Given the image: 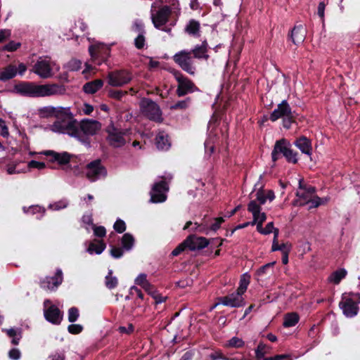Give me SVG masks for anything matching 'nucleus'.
<instances>
[{
	"instance_id": "1",
	"label": "nucleus",
	"mask_w": 360,
	"mask_h": 360,
	"mask_svg": "<svg viewBox=\"0 0 360 360\" xmlns=\"http://www.w3.org/2000/svg\"><path fill=\"white\" fill-rule=\"evenodd\" d=\"M65 89L57 84H38L33 82L20 81L13 86L12 92L24 97L38 98L63 94Z\"/></svg>"
},
{
	"instance_id": "2",
	"label": "nucleus",
	"mask_w": 360,
	"mask_h": 360,
	"mask_svg": "<svg viewBox=\"0 0 360 360\" xmlns=\"http://www.w3.org/2000/svg\"><path fill=\"white\" fill-rule=\"evenodd\" d=\"M297 152L291 148L290 143L285 139L277 140L271 152V160L276 162L283 155L289 163L296 164L298 161Z\"/></svg>"
},
{
	"instance_id": "3",
	"label": "nucleus",
	"mask_w": 360,
	"mask_h": 360,
	"mask_svg": "<svg viewBox=\"0 0 360 360\" xmlns=\"http://www.w3.org/2000/svg\"><path fill=\"white\" fill-rule=\"evenodd\" d=\"M209 244L210 240L207 238L191 234L172 250V255L178 256L186 249L191 251L200 250L207 247Z\"/></svg>"
},
{
	"instance_id": "4",
	"label": "nucleus",
	"mask_w": 360,
	"mask_h": 360,
	"mask_svg": "<svg viewBox=\"0 0 360 360\" xmlns=\"http://www.w3.org/2000/svg\"><path fill=\"white\" fill-rule=\"evenodd\" d=\"M53 127L60 133L67 134L82 142H85V140L81 136L79 125L77 121L73 118L72 114L71 118H62L60 120H56L53 123Z\"/></svg>"
},
{
	"instance_id": "5",
	"label": "nucleus",
	"mask_w": 360,
	"mask_h": 360,
	"mask_svg": "<svg viewBox=\"0 0 360 360\" xmlns=\"http://www.w3.org/2000/svg\"><path fill=\"white\" fill-rule=\"evenodd\" d=\"M139 107L143 116L148 120L155 122H161L162 121L160 108L152 99L143 98L140 101Z\"/></svg>"
},
{
	"instance_id": "6",
	"label": "nucleus",
	"mask_w": 360,
	"mask_h": 360,
	"mask_svg": "<svg viewBox=\"0 0 360 360\" xmlns=\"http://www.w3.org/2000/svg\"><path fill=\"white\" fill-rule=\"evenodd\" d=\"M172 73L178 83L176 94L179 97L198 91V88L194 82L181 71L173 70Z\"/></svg>"
},
{
	"instance_id": "7",
	"label": "nucleus",
	"mask_w": 360,
	"mask_h": 360,
	"mask_svg": "<svg viewBox=\"0 0 360 360\" xmlns=\"http://www.w3.org/2000/svg\"><path fill=\"white\" fill-rule=\"evenodd\" d=\"M172 58L182 70L191 75H195L196 67L193 63L191 52H188L187 50H182L176 53Z\"/></svg>"
},
{
	"instance_id": "8",
	"label": "nucleus",
	"mask_w": 360,
	"mask_h": 360,
	"mask_svg": "<svg viewBox=\"0 0 360 360\" xmlns=\"http://www.w3.org/2000/svg\"><path fill=\"white\" fill-rule=\"evenodd\" d=\"M108 82L112 86H122L129 83L132 79V74L127 70H116L108 74Z\"/></svg>"
},
{
	"instance_id": "9",
	"label": "nucleus",
	"mask_w": 360,
	"mask_h": 360,
	"mask_svg": "<svg viewBox=\"0 0 360 360\" xmlns=\"http://www.w3.org/2000/svg\"><path fill=\"white\" fill-rule=\"evenodd\" d=\"M89 52L92 60L97 65L106 62L110 54V48L103 44L91 45Z\"/></svg>"
},
{
	"instance_id": "10",
	"label": "nucleus",
	"mask_w": 360,
	"mask_h": 360,
	"mask_svg": "<svg viewBox=\"0 0 360 360\" xmlns=\"http://www.w3.org/2000/svg\"><path fill=\"white\" fill-rule=\"evenodd\" d=\"M172 10L169 6H163L156 13L152 15V22L154 27L164 32H169L171 28L163 27L169 20Z\"/></svg>"
},
{
	"instance_id": "11",
	"label": "nucleus",
	"mask_w": 360,
	"mask_h": 360,
	"mask_svg": "<svg viewBox=\"0 0 360 360\" xmlns=\"http://www.w3.org/2000/svg\"><path fill=\"white\" fill-rule=\"evenodd\" d=\"M86 169V177L91 181H94L101 177H105L107 175V170L102 165L101 161L99 159L87 164Z\"/></svg>"
},
{
	"instance_id": "12",
	"label": "nucleus",
	"mask_w": 360,
	"mask_h": 360,
	"mask_svg": "<svg viewBox=\"0 0 360 360\" xmlns=\"http://www.w3.org/2000/svg\"><path fill=\"white\" fill-rule=\"evenodd\" d=\"M108 133V141L110 146L113 147H120L125 144L126 141L124 138L125 134L121 129L115 127L111 122L105 129Z\"/></svg>"
},
{
	"instance_id": "13",
	"label": "nucleus",
	"mask_w": 360,
	"mask_h": 360,
	"mask_svg": "<svg viewBox=\"0 0 360 360\" xmlns=\"http://www.w3.org/2000/svg\"><path fill=\"white\" fill-rule=\"evenodd\" d=\"M40 112L44 117H55L57 120L72 117V112L69 108L47 106L41 109Z\"/></svg>"
},
{
	"instance_id": "14",
	"label": "nucleus",
	"mask_w": 360,
	"mask_h": 360,
	"mask_svg": "<svg viewBox=\"0 0 360 360\" xmlns=\"http://www.w3.org/2000/svg\"><path fill=\"white\" fill-rule=\"evenodd\" d=\"M339 306L347 317H354L358 314L359 309L356 303L347 293L342 294Z\"/></svg>"
},
{
	"instance_id": "15",
	"label": "nucleus",
	"mask_w": 360,
	"mask_h": 360,
	"mask_svg": "<svg viewBox=\"0 0 360 360\" xmlns=\"http://www.w3.org/2000/svg\"><path fill=\"white\" fill-rule=\"evenodd\" d=\"M169 190V187L165 181H160L155 183L152 187L150 194V202L153 203L163 202L167 199V195L164 191Z\"/></svg>"
},
{
	"instance_id": "16",
	"label": "nucleus",
	"mask_w": 360,
	"mask_h": 360,
	"mask_svg": "<svg viewBox=\"0 0 360 360\" xmlns=\"http://www.w3.org/2000/svg\"><path fill=\"white\" fill-rule=\"evenodd\" d=\"M63 281V271L60 269H58L53 276H46L41 280L39 285L44 290H54L62 283Z\"/></svg>"
},
{
	"instance_id": "17",
	"label": "nucleus",
	"mask_w": 360,
	"mask_h": 360,
	"mask_svg": "<svg viewBox=\"0 0 360 360\" xmlns=\"http://www.w3.org/2000/svg\"><path fill=\"white\" fill-rule=\"evenodd\" d=\"M216 304H221L224 306L238 308L245 305V300L235 292L226 296L218 297Z\"/></svg>"
},
{
	"instance_id": "18",
	"label": "nucleus",
	"mask_w": 360,
	"mask_h": 360,
	"mask_svg": "<svg viewBox=\"0 0 360 360\" xmlns=\"http://www.w3.org/2000/svg\"><path fill=\"white\" fill-rule=\"evenodd\" d=\"M101 124L97 120L85 119L79 124L81 134L83 133L84 135L93 136L101 129ZM81 136L83 137L82 135Z\"/></svg>"
},
{
	"instance_id": "19",
	"label": "nucleus",
	"mask_w": 360,
	"mask_h": 360,
	"mask_svg": "<svg viewBox=\"0 0 360 360\" xmlns=\"http://www.w3.org/2000/svg\"><path fill=\"white\" fill-rule=\"evenodd\" d=\"M294 111L286 100H283L277 105V108L271 113L269 119L276 122L280 118L291 115Z\"/></svg>"
},
{
	"instance_id": "20",
	"label": "nucleus",
	"mask_w": 360,
	"mask_h": 360,
	"mask_svg": "<svg viewBox=\"0 0 360 360\" xmlns=\"http://www.w3.org/2000/svg\"><path fill=\"white\" fill-rule=\"evenodd\" d=\"M32 71L43 79H46L51 76L50 63L46 60H37L34 65Z\"/></svg>"
},
{
	"instance_id": "21",
	"label": "nucleus",
	"mask_w": 360,
	"mask_h": 360,
	"mask_svg": "<svg viewBox=\"0 0 360 360\" xmlns=\"http://www.w3.org/2000/svg\"><path fill=\"white\" fill-rule=\"evenodd\" d=\"M44 317L49 322L58 325L63 319V313L56 305H51L44 311Z\"/></svg>"
},
{
	"instance_id": "22",
	"label": "nucleus",
	"mask_w": 360,
	"mask_h": 360,
	"mask_svg": "<svg viewBox=\"0 0 360 360\" xmlns=\"http://www.w3.org/2000/svg\"><path fill=\"white\" fill-rule=\"evenodd\" d=\"M50 157V162H57L60 165H65L70 162L71 156L68 152L57 153L53 150H46L44 153Z\"/></svg>"
},
{
	"instance_id": "23",
	"label": "nucleus",
	"mask_w": 360,
	"mask_h": 360,
	"mask_svg": "<svg viewBox=\"0 0 360 360\" xmlns=\"http://www.w3.org/2000/svg\"><path fill=\"white\" fill-rule=\"evenodd\" d=\"M294 144L301 150L302 153H304L309 156L311 155L312 146L311 141L309 139L304 136H302L295 141Z\"/></svg>"
},
{
	"instance_id": "24",
	"label": "nucleus",
	"mask_w": 360,
	"mask_h": 360,
	"mask_svg": "<svg viewBox=\"0 0 360 360\" xmlns=\"http://www.w3.org/2000/svg\"><path fill=\"white\" fill-rule=\"evenodd\" d=\"M207 41H204L200 45L195 46L194 49L188 51V52H191L193 58L207 60L209 58V55L207 54Z\"/></svg>"
},
{
	"instance_id": "25",
	"label": "nucleus",
	"mask_w": 360,
	"mask_h": 360,
	"mask_svg": "<svg viewBox=\"0 0 360 360\" xmlns=\"http://www.w3.org/2000/svg\"><path fill=\"white\" fill-rule=\"evenodd\" d=\"M289 37L295 45L303 42L305 39V30L302 25L295 26L291 30Z\"/></svg>"
},
{
	"instance_id": "26",
	"label": "nucleus",
	"mask_w": 360,
	"mask_h": 360,
	"mask_svg": "<svg viewBox=\"0 0 360 360\" xmlns=\"http://www.w3.org/2000/svg\"><path fill=\"white\" fill-rule=\"evenodd\" d=\"M17 74V67L13 64H9L0 72V81L5 82L14 78Z\"/></svg>"
},
{
	"instance_id": "27",
	"label": "nucleus",
	"mask_w": 360,
	"mask_h": 360,
	"mask_svg": "<svg viewBox=\"0 0 360 360\" xmlns=\"http://www.w3.org/2000/svg\"><path fill=\"white\" fill-rule=\"evenodd\" d=\"M103 85V80L101 79H97L91 82H86L83 86V91L86 94H93L101 89Z\"/></svg>"
},
{
	"instance_id": "28",
	"label": "nucleus",
	"mask_w": 360,
	"mask_h": 360,
	"mask_svg": "<svg viewBox=\"0 0 360 360\" xmlns=\"http://www.w3.org/2000/svg\"><path fill=\"white\" fill-rule=\"evenodd\" d=\"M106 248V244L102 240H94L91 242L87 248L90 254L95 252L97 255L101 254Z\"/></svg>"
},
{
	"instance_id": "29",
	"label": "nucleus",
	"mask_w": 360,
	"mask_h": 360,
	"mask_svg": "<svg viewBox=\"0 0 360 360\" xmlns=\"http://www.w3.org/2000/svg\"><path fill=\"white\" fill-rule=\"evenodd\" d=\"M250 282V276L248 274H244L241 276L239 286L236 290V293L243 297V295L246 292L248 285Z\"/></svg>"
},
{
	"instance_id": "30",
	"label": "nucleus",
	"mask_w": 360,
	"mask_h": 360,
	"mask_svg": "<svg viewBox=\"0 0 360 360\" xmlns=\"http://www.w3.org/2000/svg\"><path fill=\"white\" fill-rule=\"evenodd\" d=\"M200 29V22L194 19L189 20L185 27V32L192 36H198Z\"/></svg>"
},
{
	"instance_id": "31",
	"label": "nucleus",
	"mask_w": 360,
	"mask_h": 360,
	"mask_svg": "<svg viewBox=\"0 0 360 360\" xmlns=\"http://www.w3.org/2000/svg\"><path fill=\"white\" fill-rule=\"evenodd\" d=\"M347 274V271L345 269H339L330 274L328 280L334 284H339L346 277Z\"/></svg>"
},
{
	"instance_id": "32",
	"label": "nucleus",
	"mask_w": 360,
	"mask_h": 360,
	"mask_svg": "<svg viewBox=\"0 0 360 360\" xmlns=\"http://www.w3.org/2000/svg\"><path fill=\"white\" fill-rule=\"evenodd\" d=\"M300 320L299 315L295 313H288L284 317L283 326L285 328L292 327L295 326Z\"/></svg>"
},
{
	"instance_id": "33",
	"label": "nucleus",
	"mask_w": 360,
	"mask_h": 360,
	"mask_svg": "<svg viewBox=\"0 0 360 360\" xmlns=\"http://www.w3.org/2000/svg\"><path fill=\"white\" fill-rule=\"evenodd\" d=\"M134 238L131 233H126L122 237L121 243L122 248L127 251L131 250L134 245Z\"/></svg>"
},
{
	"instance_id": "34",
	"label": "nucleus",
	"mask_w": 360,
	"mask_h": 360,
	"mask_svg": "<svg viewBox=\"0 0 360 360\" xmlns=\"http://www.w3.org/2000/svg\"><path fill=\"white\" fill-rule=\"evenodd\" d=\"M105 285L107 288L112 290L118 285V280L115 276H112V270L108 271V275L105 278Z\"/></svg>"
},
{
	"instance_id": "35",
	"label": "nucleus",
	"mask_w": 360,
	"mask_h": 360,
	"mask_svg": "<svg viewBox=\"0 0 360 360\" xmlns=\"http://www.w3.org/2000/svg\"><path fill=\"white\" fill-rule=\"evenodd\" d=\"M245 345V342L238 337H233L227 341L225 346L231 348H242Z\"/></svg>"
},
{
	"instance_id": "36",
	"label": "nucleus",
	"mask_w": 360,
	"mask_h": 360,
	"mask_svg": "<svg viewBox=\"0 0 360 360\" xmlns=\"http://www.w3.org/2000/svg\"><path fill=\"white\" fill-rule=\"evenodd\" d=\"M157 147L160 149H167L170 144L168 142L167 137L163 134L160 133L156 137Z\"/></svg>"
},
{
	"instance_id": "37",
	"label": "nucleus",
	"mask_w": 360,
	"mask_h": 360,
	"mask_svg": "<svg viewBox=\"0 0 360 360\" xmlns=\"http://www.w3.org/2000/svg\"><path fill=\"white\" fill-rule=\"evenodd\" d=\"M191 101V98L188 97L184 100L177 101L172 105L170 108L172 110H186L189 107Z\"/></svg>"
},
{
	"instance_id": "38",
	"label": "nucleus",
	"mask_w": 360,
	"mask_h": 360,
	"mask_svg": "<svg viewBox=\"0 0 360 360\" xmlns=\"http://www.w3.org/2000/svg\"><path fill=\"white\" fill-rule=\"evenodd\" d=\"M297 114L293 112L291 115L283 118V127L285 129H289L291 127L292 124L295 122Z\"/></svg>"
},
{
	"instance_id": "39",
	"label": "nucleus",
	"mask_w": 360,
	"mask_h": 360,
	"mask_svg": "<svg viewBox=\"0 0 360 360\" xmlns=\"http://www.w3.org/2000/svg\"><path fill=\"white\" fill-rule=\"evenodd\" d=\"M21 46L20 42L15 41H10L8 44H5L1 49L2 51L13 52Z\"/></svg>"
},
{
	"instance_id": "40",
	"label": "nucleus",
	"mask_w": 360,
	"mask_h": 360,
	"mask_svg": "<svg viewBox=\"0 0 360 360\" xmlns=\"http://www.w3.org/2000/svg\"><path fill=\"white\" fill-rule=\"evenodd\" d=\"M299 189L301 191H304L309 197L313 195L316 193V188L311 185H307L303 182V179H300L299 181Z\"/></svg>"
},
{
	"instance_id": "41",
	"label": "nucleus",
	"mask_w": 360,
	"mask_h": 360,
	"mask_svg": "<svg viewBox=\"0 0 360 360\" xmlns=\"http://www.w3.org/2000/svg\"><path fill=\"white\" fill-rule=\"evenodd\" d=\"M310 203L309 210L312 208H316L321 205H324L323 199L319 197L316 195H314L312 198L308 200V202Z\"/></svg>"
},
{
	"instance_id": "42",
	"label": "nucleus",
	"mask_w": 360,
	"mask_h": 360,
	"mask_svg": "<svg viewBox=\"0 0 360 360\" xmlns=\"http://www.w3.org/2000/svg\"><path fill=\"white\" fill-rule=\"evenodd\" d=\"M267 347V345L264 344L263 342H259L257 345V348L255 349V356L257 360H261L262 358L264 357L265 353H266V349Z\"/></svg>"
},
{
	"instance_id": "43",
	"label": "nucleus",
	"mask_w": 360,
	"mask_h": 360,
	"mask_svg": "<svg viewBox=\"0 0 360 360\" xmlns=\"http://www.w3.org/2000/svg\"><path fill=\"white\" fill-rule=\"evenodd\" d=\"M127 91L111 89L108 91L109 97L120 101L122 98L127 94Z\"/></svg>"
},
{
	"instance_id": "44",
	"label": "nucleus",
	"mask_w": 360,
	"mask_h": 360,
	"mask_svg": "<svg viewBox=\"0 0 360 360\" xmlns=\"http://www.w3.org/2000/svg\"><path fill=\"white\" fill-rule=\"evenodd\" d=\"M79 316L78 308L75 307H70L68 309V321L71 323L75 322Z\"/></svg>"
},
{
	"instance_id": "45",
	"label": "nucleus",
	"mask_w": 360,
	"mask_h": 360,
	"mask_svg": "<svg viewBox=\"0 0 360 360\" xmlns=\"http://www.w3.org/2000/svg\"><path fill=\"white\" fill-rule=\"evenodd\" d=\"M260 204H258L256 200H251L248 205V211L252 214H258L261 212L262 207Z\"/></svg>"
},
{
	"instance_id": "46",
	"label": "nucleus",
	"mask_w": 360,
	"mask_h": 360,
	"mask_svg": "<svg viewBox=\"0 0 360 360\" xmlns=\"http://www.w3.org/2000/svg\"><path fill=\"white\" fill-rule=\"evenodd\" d=\"M132 30L135 32L136 33H138V34H145L146 31L144 28V24L139 20H136L132 26Z\"/></svg>"
},
{
	"instance_id": "47",
	"label": "nucleus",
	"mask_w": 360,
	"mask_h": 360,
	"mask_svg": "<svg viewBox=\"0 0 360 360\" xmlns=\"http://www.w3.org/2000/svg\"><path fill=\"white\" fill-rule=\"evenodd\" d=\"M115 231L119 233H122L126 231V224L120 219H117L113 225Z\"/></svg>"
},
{
	"instance_id": "48",
	"label": "nucleus",
	"mask_w": 360,
	"mask_h": 360,
	"mask_svg": "<svg viewBox=\"0 0 360 360\" xmlns=\"http://www.w3.org/2000/svg\"><path fill=\"white\" fill-rule=\"evenodd\" d=\"M94 235L98 238H103L106 235V229L103 226H96L95 224L92 226Z\"/></svg>"
},
{
	"instance_id": "49",
	"label": "nucleus",
	"mask_w": 360,
	"mask_h": 360,
	"mask_svg": "<svg viewBox=\"0 0 360 360\" xmlns=\"http://www.w3.org/2000/svg\"><path fill=\"white\" fill-rule=\"evenodd\" d=\"M123 250L124 249L122 248L112 245L110 251V254L115 259H119L123 256V254H124Z\"/></svg>"
},
{
	"instance_id": "50",
	"label": "nucleus",
	"mask_w": 360,
	"mask_h": 360,
	"mask_svg": "<svg viewBox=\"0 0 360 360\" xmlns=\"http://www.w3.org/2000/svg\"><path fill=\"white\" fill-rule=\"evenodd\" d=\"M275 262H271V263H267L263 266H262L261 267H259L257 271V275L258 276H262L265 274H267L268 272H269V270L270 269H272L273 268V266L274 265Z\"/></svg>"
},
{
	"instance_id": "51",
	"label": "nucleus",
	"mask_w": 360,
	"mask_h": 360,
	"mask_svg": "<svg viewBox=\"0 0 360 360\" xmlns=\"http://www.w3.org/2000/svg\"><path fill=\"white\" fill-rule=\"evenodd\" d=\"M146 277V274H139L135 279V283L141 287L150 286V283L147 281Z\"/></svg>"
},
{
	"instance_id": "52",
	"label": "nucleus",
	"mask_w": 360,
	"mask_h": 360,
	"mask_svg": "<svg viewBox=\"0 0 360 360\" xmlns=\"http://www.w3.org/2000/svg\"><path fill=\"white\" fill-rule=\"evenodd\" d=\"M146 43L145 34H138L134 39V46L137 49H142Z\"/></svg>"
},
{
	"instance_id": "53",
	"label": "nucleus",
	"mask_w": 360,
	"mask_h": 360,
	"mask_svg": "<svg viewBox=\"0 0 360 360\" xmlns=\"http://www.w3.org/2000/svg\"><path fill=\"white\" fill-rule=\"evenodd\" d=\"M68 202L66 200H61L58 202H56L53 204L49 205V208L54 210H59L60 209H63L68 207Z\"/></svg>"
},
{
	"instance_id": "54",
	"label": "nucleus",
	"mask_w": 360,
	"mask_h": 360,
	"mask_svg": "<svg viewBox=\"0 0 360 360\" xmlns=\"http://www.w3.org/2000/svg\"><path fill=\"white\" fill-rule=\"evenodd\" d=\"M68 330L72 335H77L82 332L83 326L79 324H70L68 327Z\"/></svg>"
},
{
	"instance_id": "55",
	"label": "nucleus",
	"mask_w": 360,
	"mask_h": 360,
	"mask_svg": "<svg viewBox=\"0 0 360 360\" xmlns=\"http://www.w3.org/2000/svg\"><path fill=\"white\" fill-rule=\"evenodd\" d=\"M3 332H5L9 338L20 336V335L22 333L20 328L16 329L13 328L9 329H3Z\"/></svg>"
},
{
	"instance_id": "56",
	"label": "nucleus",
	"mask_w": 360,
	"mask_h": 360,
	"mask_svg": "<svg viewBox=\"0 0 360 360\" xmlns=\"http://www.w3.org/2000/svg\"><path fill=\"white\" fill-rule=\"evenodd\" d=\"M256 196H257V200L259 201L260 205H264L265 204V202H266V201L267 200V197L264 194V191L263 189V186H262L258 190V191L257 192Z\"/></svg>"
},
{
	"instance_id": "57",
	"label": "nucleus",
	"mask_w": 360,
	"mask_h": 360,
	"mask_svg": "<svg viewBox=\"0 0 360 360\" xmlns=\"http://www.w3.org/2000/svg\"><path fill=\"white\" fill-rule=\"evenodd\" d=\"M11 36V30L8 29L0 30V43L8 39Z\"/></svg>"
},
{
	"instance_id": "58",
	"label": "nucleus",
	"mask_w": 360,
	"mask_h": 360,
	"mask_svg": "<svg viewBox=\"0 0 360 360\" xmlns=\"http://www.w3.org/2000/svg\"><path fill=\"white\" fill-rule=\"evenodd\" d=\"M0 134L3 137H7L9 135L8 127L6 124V122L0 118Z\"/></svg>"
},
{
	"instance_id": "59",
	"label": "nucleus",
	"mask_w": 360,
	"mask_h": 360,
	"mask_svg": "<svg viewBox=\"0 0 360 360\" xmlns=\"http://www.w3.org/2000/svg\"><path fill=\"white\" fill-rule=\"evenodd\" d=\"M296 196H297L300 199H302L305 201L304 202H300L299 205H300V206L304 205V204L307 203L308 200L310 199L309 195L304 191H297L296 193Z\"/></svg>"
},
{
	"instance_id": "60",
	"label": "nucleus",
	"mask_w": 360,
	"mask_h": 360,
	"mask_svg": "<svg viewBox=\"0 0 360 360\" xmlns=\"http://www.w3.org/2000/svg\"><path fill=\"white\" fill-rule=\"evenodd\" d=\"M28 167L29 168H36L38 169H42L46 167V165L44 162H42L31 160L28 162Z\"/></svg>"
},
{
	"instance_id": "61",
	"label": "nucleus",
	"mask_w": 360,
	"mask_h": 360,
	"mask_svg": "<svg viewBox=\"0 0 360 360\" xmlns=\"http://www.w3.org/2000/svg\"><path fill=\"white\" fill-rule=\"evenodd\" d=\"M21 353L17 348H13L8 352V356L13 360H18L20 358Z\"/></svg>"
},
{
	"instance_id": "62",
	"label": "nucleus",
	"mask_w": 360,
	"mask_h": 360,
	"mask_svg": "<svg viewBox=\"0 0 360 360\" xmlns=\"http://www.w3.org/2000/svg\"><path fill=\"white\" fill-rule=\"evenodd\" d=\"M68 65L71 70L77 71L80 69L82 62L79 60L73 59L69 62Z\"/></svg>"
},
{
	"instance_id": "63",
	"label": "nucleus",
	"mask_w": 360,
	"mask_h": 360,
	"mask_svg": "<svg viewBox=\"0 0 360 360\" xmlns=\"http://www.w3.org/2000/svg\"><path fill=\"white\" fill-rule=\"evenodd\" d=\"M224 221V220L222 217L215 218L214 222L210 226V229L214 231H216L217 230H218L220 228L221 224Z\"/></svg>"
},
{
	"instance_id": "64",
	"label": "nucleus",
	"mask_w": 360,
	"mask_h": 360,
	"mask_svg": "<svg viewBox=\"0 0 360 360\" xmlns=\"http://www.w3.org/2000/svg\"><path fill=\"white\" fill-rule=\"evenodd\" d=\"M152 297L155 300V304H161L164 302H165L167 297H163L162 295L153 292L152 294Z\"/></svg>"
}]
</instances>
